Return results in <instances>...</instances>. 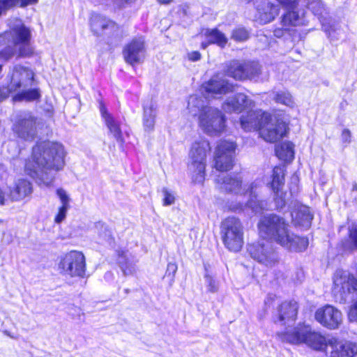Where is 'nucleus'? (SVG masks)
<instances>
[{
	"label": "nucleus",
	"instance_id": "obj_1",
	"mask_svg": "<svg viewBox=\"0 0 357 357\" xmlns=\"http://www.w3.org/2000/svg\"><path fill=\"white\" fill-rule=\"evenodd\" d=\"M66 152L61 144L45 141L37 144L31 156L24 162V172L40 187H50L54 179L52 170L59 171L65 165Z\"/></svg>",
	"mask_w": 357,
	"mask_h": 357
},
{
	"label": "nucleus",
	"instance_id": "obj_2",
	"mask_svg": "<svg viewBox=\"0 0 357 357\" xmlns=\"http://www.w3.org/2000/svg\"><path fill=\"white\" fill-rule=\"evenodd\" d=\"M219 188L224 191L234 194L237 202L228 204L229 208L232 211H241L250 208L255 214L261 211L264 204L257 199V190L261 181L256 180L250 185H242V177L240 174L226 175L217 179Z\"/></svg>",
	"mask_w": 357,
	"mask_h": 357
},
{
	"label": "nucleus",
	"instance_id": "obj_3",
	"mask_svg": "<svg viewBox=\"0 0 357 357\" xmlns=\"http://www.w3.org/2000/svg\"><path fill=\"white\" fill-rule=\"evenodd\" d=\"M285 220L275 214L264 216L258 224L259 234L263 238H271L283 248L296 252L305 250L308 239L291 234Z\"/></svg>",
	"mask_w": 357,
	"mask_h": 357
},
{
	"label": "nucleus",
	"instance_id": "obj_4",
	"mask_svg": "<svg viewBox=\"0 0 357 357\" xmlns=\"http://www.w3.org/2000/svg\"><path fill=\"white\" fill-rule=\"evenodd\" d=\"M33 79L34 73L29 68L18 64L13 66L6 76V86H0V102L15 92L17 93L13 98L14 102L39 99L40 93L38 89H28L32 86Z\"/></svg>",
	"mask_w": 357,
	"mask_h": 357
},
{
	"label": "nucleus",
	"instance_id": "obj_5",
	"mask_svg": "<svg viewBox=\"0 0 357 357\" xmlns=\"http://www.w3.org/2000/svg\"><path fill=\"white\" fill-rule=\"evenodd\" d=\"M188 109L192 116H198L202 130L211 136L220 135L225 129V118L221 111L206 104L202 97L191 96Z\"/></svg>",
	"mask_w": 357,
	"mask_h": 357
},
{
	"label": "nucleus",
	"instance_id": "obj_6",
	"mask_svg": "<svg viewBox=\"0 0 357 357\" xmlns=\"http://www.w3.org/2000/svg\"><path fill=\"white\" fill-rule=\"evenodd\" d=\"M277 336L282 342L294 345L305 344L317 351H321L326 343L325 337L304 324L294 327L289 325L284 331L278 332Z\"/></svg>",
	"mask_w": 357,
	"mask_h": 357
},
{
	"label": "nucleus",
	"instance_id": "obj_7",
	"mask_svg": "<svg viewBox=\"0 0 357 357\" xmlns=\"http://www.w3.org/2000/svg\"><path fill=\"white\" fill-rule=\"evenodd\" d=\"M210 151L209 142L202 137L195 140L191 145L188 171L195 183H201L204 180L206 155Z\"/></svg>",
	"mask_w": 357,
	"mask_h": 357
},
{
	"label": "nucleus",
	"instance_id": "obj_8",
	"mask_svg": "<svg viewBox=\"0 0 357 357\" xmlns=\"http://www.w3.org/2000/svg\"><path fill=\"white\" fill-rule=\"evenodd\" d=\"M9 30L0 35V38L5 43L19 46V56H27L32 54L29 45L31 38V30L22 20L13 19L9 22Z\"/></svg>",
	"mask_w": 357,
	"mask_h": 357
},
{
	"label": "nucleus",
	"instance_id": "obj_9",
	"mask_svg": "<svg viewBox=\"0 0 357 357\" xmlns=\"http://www.w3.org/2000/svg\"><path fill=\"white\" fill-rule=\"evenodd\" d=\"M220 234L225 248L231 252H238L242 248L243 241V227L239 219L228 217L222 222Z\"/></svg>",
	"mask_w": 357,
	"mask_h": 357
},
{
	"label": "nucleus",
	"instance_id": "obj_10",
	"mask_svg": "<svg viewBox=\"0 0 357 357\" xmlns=\"http://www.w3.org/2000/svg\"><path fill=\"white\" fill-rule=\"evenodd\" d=\"M333 294L340 302H345L357 291V278L349 271L338 269L333 277Z\"/></svg>",
	"mask_w": 357,
	"mask_h": 357
},
{
	"label": "nucleus",
	"instance_id": "obj_11",
	"mask_svg": "<svg viewBox=\"0 0 357 357\" xmlns=\"http://www.w3.org/2000/svg\"><path fill=\"white\" fill-rule=\"evenodd\" d=\"M247 250L255 261L267 267H272L278 262V255L272 243L264 238L248 244Z\"/></svg>",
	"mask_w": 357,
	"mask_h": 357
},
{
	"label": "nucleus",
	"instance_id": "obj_12",
	"mask_svg": "<svg viewBox=\"0 0 357 357\" xmlns=\"http://www.w3.org/2000/svg\"><path fill=\"white\" fill-rule=\"evenodd\" d=\"M59 268L66 277L84 278L86 273V260L82 252L72 250L61 257Z\"/></svg>",
	"mask_w": 357,
	"mask_h": 357
},
{
	"label": "nucleus",
	"instance_id": "obj_13",
	"mask_svg": "<svg viewBox=\"0 0 357 357\" xmlns=\"http://www.w3.org/2000/svg\"><path fill=\"white\" fill-rule=\"evenodd\" d=\"M325 344L321 351L324 350L330 357H355L357 355V344L343 342L335 337H325Z\"/></svg>",
	"mask_w": 357,
	"mask_h": 357
},
{
	"label": "nucleus",
	"instance_id": "obj_14",
	"mask_svg": "<svg viewBox=\"0 0 357 357\" xmlns=\"http://www.w3.org/2000/svg\"><path fill=\"white\" fill-rule=\"evenodd\" d=\"M236 145L232 142L222 141L215 152V167L220 172L228 171L233 167Z\"/></svg>",
	"mask_w": 357,
	"mask_h": 357
},
{
	"label": "nucleus",
	"instance_id": "obj_15",
	"mask_svg": "<svg viewBox=\"0 0 357 357\" xmlns=\"http://www.w3.org/2000/svg\"><path fill=\"white\" fill-rule=\"evenodd\" d=\"M227 75L237 80L252 79L260 72V67L255 62H244L231 61L227 64Z\"/></svg>",
	"mask_w": 357,
	"mask_h": 357
},
{
	"label": "nucleus",
	"instance_id": "obj_16",
	"mask_svg": "<svg viewBox=\"0 0 357 357\" xmlns=\"http://www.w3.org/2000/svg\"><path fill=\"white\" fill-rule=\"evenodd\" d=\"M37 119L29 112L21 114L13 126L18 137L26 141L33 140L37 134Z\"/></svg>",
	"mask_w": 357,
	"mask_h": 357
},
{
	"label": "nucleus",
	"instance_id": "obj_17",
	"mask_svg": "<svg viewBox=\"0 0 357 357\" xmlns=\"http://www.w3.org/2000/svg\"><path fill=\"white\" fill-rule=\"evenodd\" d=\"M280 6L287 10L286 13L282 16V24L283 26H303L308 22L307 12L303 6L298 5V1L295 0L292 6H286L279 0H276Z\"/></svg>",
	"mask_w": 357,
	"mask_h": 357
},
{
	"label": "nucleus",
	"instance_id": "obj_18",
	"mask_svg": "<svg viewBox=\"0 0 357 357\" xmlns=\"http://www.w3.org/2000/svg\"><path fill=\"white\" fill-rule=\"evenodd\" d=\"M287 131V123L270 114V120L261 126L259 135L265 141L273 143L284 137Z\"/></svg>",
	"mask_w": 357,
	"mask_h": 357
},
{
	"label": "nucleus",
	"instance_id": "obj_19",
	"mask_svg": "<svg viewBox=\"0 0 357 357\" xmlns=\"http://www.w3.org/2000/svg\"><path fill=\"white\" fill-rule=\"evenodd\" d=\"M314 319L324 327L333 330L340 326L342 314L338 309L333 305H326L317 310Z\"/></svg>",
	"mask_w": 357,
	"mask_h": 357
},
{
	"label": "nucleus",
	"instance_id": "obj_20",
	"mask_svg": "<svg viewBox=\"0 0 357 357\" xmlns=\"http://www.w3.org/2000/svg\"><path fill=\"white\" fill-rule=\"evenodd\" d=\"M234 88V85L225 79L222 75L217 74L204 83L201 90L208 96L215 98L218 95L222 96L233 91Z\"/></svg>",
	"mask_w": 357,
	"mask_h": 357
},
{
	"label": "nucleus",
	"instance_id": "obj_21",
	"mask_svg": "<svg viewBox=\"0 0 357 357\" xmlns=\"http://www.w3.org/2000/svg\"><path fill=\"white\" fill-rule=\"evenodd\" d=\"M285 168L284 166H276L273 169L271 181H267L266 184L270 186L275 196L278 208H282L285 204L283 188L284 185Z\"/></svg>",
	"mask_w": 357,
	"mask_h": 357
},
{
	"label": "nucleus",
	"instance_id": "obj_22",
	"mask_svg": "<svg viewBox=\"0 0 357 357\" xmlns=\"http://www.w3.org/2000/svg\"><path fill=\"white\" fill-rule=\"evenodd\" d=\"M270 120V114L261 109L250 110L241 117V127L246 132L261 130V126Z\"/></svg>",
	"mask_w": 357,
	"mask_h": 357
},
{
	"label": "nucleus",
	"instance_id": "obj_23",
	"mask_svg": "<svg viewBox=\"0 0 357 357\" xmlns=\"http://www.w3.org/2000/svg\"><path fill=\"white\" fill-rule=\"evenodd\" d=\"M145 45L143 37L132 39L123 50L124 58L128 63L134 65L142 62L145 57Z\"/></svg>",
	"mask_w": 357,
	"mask_h": 357
},
{
	"label": "nucleus",
	"instance_id": "obj_24",
	"mask_svg": "<svg viewBox=\"0 0 357 357\" xmlns=\"http://www.w3.org/2000/svg\"><path fill=\"white\" fill-rule=\"evenodd\" d=\"M255 106L254 101L243 93L229 97L223 103L222 109L226 112L240 113Z\"/></svg>",
	"mask_w": 357,
	"mask_h": 357
},
{
	"label": "nucleus",
	"instance_id": "obj_25",
	"mask_svg": "<svg viewBox=\"0 0 357 357\" xmlns=\"http://www.w3.org/2000/svg\"><path fill=\"white\" fill-rule=\"evenodd\" d=\"M90 24L91 31L97 36H111L119 30V26L114 21L98 14L91 16Z\"/></svg>",
	"mask_w": 357,
	"mask_h": 357
},
{
	"label": "nucleus",
	"instance_id": "obj_26",
	"mask_svg": "<svg viewBox=\"0 0 357 357\" xmlns=\"http://www.w3.org/2000/svg\"><path fill=\"white\" fill-rule=\"evenodd\" d=\"M256 10L255 20L265 24L272 22L278 15L280 8L269 0H261L257 1Z\"/></svg>",
	"mask_w": 357,
	"mask_h": 357
},
{
	"label": "nucleus",
	"instance_id": "obj_27",
	"mask_svg": "<svg viewBox=\"0 0 357 357\" xmlns=\"http://www.w3.org/2000/svg\"><path fill=\"white\" fill-rule=\"evenodd\" d=\"M298 305L294 301L282 303L273 317L274 322L281 326H289L294 323L297 317Z\"/></svg>",
	"mask_w": 357,
	"mask_h": 357
},
{
	"label": "nucleus",
	"instance_id": "obj_28",
	"mask_svg": "<svg viewBox=\"0 0 357 357\" xmlns=\"http://www.w3.org/2000/svg\"><path fill=\"white\" fill-rule=\"evenodd\" d=\"M33 186L30 181L24 178L17 180L14 186L10 190V197L12 201L20 202L31 195Z\"/></svg>",
	"mask_w": 357,
	"mask_h": 357
},
{
	"label": "nucleus",
	"instance_id": "obj_29",
	"mask_svg": "<svg viewBox=\"0 0 357 357\" xmlns=\"http://www.w3.org/2000/svg\"><path fill=\"white\" fill-rule=\"evenodd\" d=\"M100 111L102 118L107 127L109 132L112 135L114 138L120 144L124 142L122 132L120 128L119 122L114 118L109 113L107 112L105 105L100 104Z\"/></svg>",
	"mask_w": 357,
	"mask_h": 357
},
{
	"label": "nucleus",
	"instance_id": "obj_30",
	"mask_svg": "<svg viewBox=\"0 0 357 357\" xmlns=\"http://www.w3.org/2000/svg\"><path fill=\"white\" fill-rule=\"evenodd\" d=\"M143 126L146 132L153 131L157 114L156 105L152 100H148L143 105Z\"/></svg>",
	"mask_w": 357,
	"mask_h": 357
},
{
	"label": "nucleus",
	"instance_id": "obj_31",
	"mask_svg": "<svg viewBox=\"0 0 357 357\" xmlns=\"http://www.w3.org/2000/svg\"><path fill=\"white\" fill-rule=\"evenodd\" d=\"M292 220L296 226L301 227L302 229H307L311 225L312 215L310 213L309 207L301 205L297 209L291 213Z\"/></svg>",
	"mask_w": 357,
	"mask_h": 357
},
{
	"label": "nucleus",
	"instance_id": "obj_32",
	"mask_svg": "<svg viewBox=\"0 0 357 357\" xmlns=\"http://www.w3.org/2000/svg\"><path fill=\"white\" fill-rule=\"evenodd\" d=\"M205 36L208 40V43H202L203 48H206L208 43H215L220 47H224L227 43V37L216 29L206 30Z\"/></svg>",
	"mask_w": 357,
	"mask_h": 357
},
{
	"label": "nucleus",
	"instance_id": "obj_33",
	"mask_svg": "<svg viewBox=\"0 0 357 357\" xmlns=\"http://www.w3.org/2000/svg\"><path fill=\"white\" fill-rule=\"evenodd\" d=\"M271 97L275 102L285 105L289 108H294L296 102L291 94L285 90L273 91Z\"/></svg>",
	"mask_w": 357,
	"mask_h": 357
},
{
	"label": "nucleus",
	"instance_id": "obj_34",
	"mask_svg": "<svg viewBox=\"0 0 357 357\" xmlns=\"http://www.w3.org/2000/svg\"><path fill=\"white\" fill-rule=\"evenodd\" d=\"M19 56V46L5 43L0 38V59L8 61L15 56Z\"/></svg>",
	"mask_w": 357,
	"mask_h": 357
},
{
	"label": "nucleus",
	"instance_id": "obj_35",
	"mask_svg": "<svg viewBox=\"0 0 357 357\" xmlns=\"http://www.w3.org/2000/svg\"><path fill=\"white\" fill-rule=\"evenodd\" d=\"M275 154L282 160H292L294 158V144L290 142H282L275 148Z\"/></svg>",
	"mask_w": 357,
	"mask_h": 357
},
{
	"label": "nucleus",
	"instance_id": "obj_36",
	"mask_svg": "<svg viewBox=\"0 0 357 357\" xmlns=\"http://www.w3.org/2000/svg\"><path fill=\"white\" fill-rule=\"evenodd\" d=\"M342 247L345 250L357 251V224L349 226V238L342 242Z\"/></svg>",
	"mask_w": 357,
	"mask_h": 357
},
{
	"label": "nucleus",
	"instance_id": "obj_37",
	"mask_svg": "<svg viewBox=\"0 0 357 357\" xmlns=\"http://www.w3.org/2000/svg\"><path fill=\"white\" fill-rule=\"evenodd\" d=\"M123 257H121L119 259V263L121 268L126 275H132L136 272L135 264L132 261L125 260L123 261Z\"/></svg>",
	"mask_w": 357,
	"mask_h": 357
},
{
	"label": "nucleus",
	"instance_id": "obj_38",
	"mask_svg": "<svg viewBox=\"0 0 357 357\" xmlns=\"http://www.w3.org/2000/svg\"><path fill=\"white\" fill-rule=\"evenodd\" d=\"M248 31L244 28H237L232 33V38L236 41H244L248 38Z\"/></svg>",
	"mask_w": 357,
	"mask_h": 357
},
{
	"label": "nucleus",
	"instance_id": "obj_39",
	"mask_svg": "<svg viewBox=\"0 0 357 357\" xmlns=\"http://www.w3.org/2000/svg\"><path fill=\"white\" fill-rule=\"evenodd\" d=\"M205 284L207 289L212 293L216 292L218 290V282L210 275H205Z\"/></svg>",
	"mask_w": 357,
	"mask_h": 357
},
{
	"label": "nucleus",
	"instance_id": "obj_40",
	"mask_svg": "<svg viewBox=\"0 0 357 357\" xmlns=\"http://www.w3.org/2000/svg\"><path fill=\"white\" fill-rule=\"evenodd\" d=\"M56 195L59 198L61 206L70 207V198L65 190L63 188L57 189Z\"/></svg>",
	"mask_w": 357,
	"mask_h": 357
},
{
	"label": "nucleus",
	"instance_id": "obj_41",
	"mask_svg": "<svg viewBox=\"0 0 357 357\" xmlns=\"http://www.w3.org/2000/svg\"><path fill=\"white\" fill-rule=\"evenodd\" d=\"M163 194V205L164 206H169L174 203L175 202V196L173 192L168 190L167 188H164L162 189Z\"/></svg>",
	"mask_w": 357,
	"mask_h": 357
},
{
	"label": "nucleus",
	"instance_id": "obj_42",
	"mask_svg": "<svg viewBox=\"0 0 357 357\" xmlns=\"http://www.w3.org/2000/svg\"><path fill=\"white\" fill-rule=\"evenodd\" d=\"M38 0H9L8 1V5H20V7H25L28 5L37 3Z\"/></svg>",
	"mask_w": 357,
	"mask_h": 357
},
{
	"label": "nucleus",
	"instance_id": "obj_43",
	"mask_svg": "<svg viewBox=\"0 0 357 357\" xmlns=\"http://www.w3.org/2000/svg\"><path fill=\"white\" fill-rule=\"evenodd\" d=\"M70 207L66 206H60L59 208V212L55 217L54 221L56 223L61 222L66 217V213Z\"/></svg>",
	"mask_w": 357,
	"mask_h": 357
},
{
	"label": "nucleus",
	"instance_id": "obj_44",
	"mask_svg": "<svg viewBox=\"0 0 357 357\" xmlns=\"http://www.w3.org/2000/svg\"><path fill=\"white\" fill-rule=\"evenodd\" d=\"M177 271V265L175 263L169 262L167 264L166 275L170 276L174 280V275Z\"/></svg>",
	"mask_w": 357,
	"mask_h": 357
},
{
	"label": "nucleus",
	"instance_id": "obj_45",
	"mask_svg": "<svg viewBox=\"0 0 357 357\" xmlns=\"http://www.w3.org/2000/svg\"><path fill=\"white\" fill-rule=\"evenodd\" d=\"M349 318L351 321L357 322V301L351 306Z\"/></svg>",
	"mask_w": 357,
	"mask_h": 357
},
{
	"label": "nucleus",
	"instance_id": "obj_46",
	"mask_svg": "<svg viewBox=\"0 0 357 357\" xmlns=\"http://www.w3.org/2000/svg\"><path fill=\"white\" fill-rule=\"evenodd\" d=\"M341 139L344 144H348L351 141V134L349 129H344L342 132Z\"/></svg>",
	"mask_w": 357,
	"mask_h": 357
},
{
	"label": "nucleus",
	"instance_id": "obj_47",
	"mask_svg": "<svg viewBox=\"0 0 357 357\" xmlns=\"http://www.w3.org/2000/svg\"><path fill=\"white\" fill-rule=\"evenodd\" d=\"M102 230V233L100 234V236L106 241H109L111 239V231L107 229L103 225L99 224Z\"/></svg>",
	"mask_w": 357,
	"mask_h": 357
},
{
	"label": "nucleus",
	"instance_id": "obj_48",
	"mask_svg": "<svg viewBox=\"0 0 357 357\" xmlns=\"http://www.w3.org/2000/svg\"><path fill=\"white\" fill-rule=\"evenodd\" d=\"M188 58L192 61H197L200 59L201 54L199 52L195 51L188 54Z\"/></svg>",
	"mask_w": 357,
	"mask_h": 357
},
{
	"label": "nucleus",
	"instance_id": "obj_49",
	"mask_svg": "<svg viewBox=\"0 0 357 357\" xmlns=\"http://www.w3.org/2000/svg\"><path fill=\"white\" fill-rule=\"evenodd\" d=\"M291 181H292V183H294V184H295V186L294 188L290 187L291 193L294 194V193H296L298 191V185L296 184L297 182H298V177L296 176H293L291 178Z\"/></svg>",
	"mask_w": 357,
	"mask_h": 357
},
{
	"label": "nucleus",
	"instance_id": "obj_50",
	"mask_svg": "<svg viewBox=\"0 0 357 357\" xmlns=\"http://www.w3.org/2000/svg\"><path fill=\"white\" fill-rule=\"evenodd\" d=\"M6 195L4 192L0 188V205H3L5 204Z\"/></svg>",
	"mask_w": 357,
	"mask_h": 357
},
{
	"label": "nucleus",
	"instance_id": "obj_51",
	"mask_svg": "<svg viewBox=\"0 0 357 357\" xmlns=\"http://www.w3.org/2000/svg\"><path fill=\"white\" fill-rule=\"evenodd\" d=\"M274 35L276 37H281L283 36V31L282 29H276L274 31Z\"/></svg>",
	"mask_w": 357,
	"mask_h": 357
},
{
	"label": "nucleus",
	"instance_id": "obj_52",
	"mask_svg": "<svg viewBox=\"0 0 357 357\" xmlns=\"http://www.w3.org/2000/svg\"><path fill=\"white\" fill-rule=\"evenodd\" d=\"M352 192L354 194L355 198H357V184L354 183L352 187Z\"/></svg>",
	"mask_w": 357,
	"mask_h": 357
},
{
	"label": "nucleus",
	"instance_id": "obj_53",
	"mask_svg": "<svg viewBox=\"0 0 357 357\" xmlns=\"http://www.w3.org/2000/svg\"><path fill=\"white\" fill-rule=\"evenodd\" d=\"M8 146L14 147L15 149V153H17L18 151L16 146V143L15 142H9L8 143Z\"/></svg>",
	"mask_w": 357,
	"mask_h": 357
},
{
	"label": "nucleus",
	"instance_id": "obj_54",
	"mask_svg": "<svg viewBox=\"0 0 357 357\" xmlns=\"http://www.w3.org/2000/svg\"><path fill=\"white\" fill-rule=\"evenodd\" d=\"M160 3L169 4L173 1V0H158Z\"/></svg>",
	"mask_w": 357,
	"mask_h": 357
},
{
	"label": "nucleus",
	"instance_id": "obj_55",
	"mask_svg": "<svg viewBox=\"0 0 357 357\" xmlns=\"http://www.w3.org/2000/svg\"><path fill=\"white\" fill-rule=\"evenodd\" d=\"M70 308H71L72 310H73L75 312H77V310H79L77 307H75V306H74V305H72V306L70 307Z\"/></svg>",
	"mask_w": 357,
	"mask_h": 357
},
{
	"label": "nucleus",
	"instance_id": "obj_56",
	"mask_svg": "<svg viewBox=\"0 0 357 357\" xmlns=\"http://www.w3.org/2000/svg\"><path fill=\"white\" fill-rule=\"evenodd\" d=\"M18 163H21L20 160L18 159L15 160L14 165H17Z\"/></svg>",
	"mask_w": 357,
	"mask_h": 357
},
{
	"label": "nucleus",
	"instance_id": "obj_57",
	"mask_svg": "<svg viewBox=\"0 0 357 357\" xmlns=\"http://www.w3.org/2000/svg\"><path fill=\"white\" fill-rule=\"evenodd\" d=\"M69 314H70V315H72L73 317L75 316V313H71V312H69Z\"/></svg>",
	"mask_w": 357,
	"mask_h": 357
},
{
	"label": "nucleus",
	"instance_id": "obj_58",
	"mask_svg": "<svg viewBox=\"0 0 357 357\" xmlns=\"http://www.w3.org/2000/svg\"><path fill=\"white\" fill-rule=\"evenodd\" d=\"M202 93H203L204 95H205V96H206V93H205L204 92V93L202 92ZM206 96H207V97H205V99H207V98H209V97H210V96H208L207 95H206Z\"/></svg>",
	"mask_w": 357,
	"mask_h": 357
},
{
	"label": "nucleus",
	"instance_id": "obj_59",
	"mask_svg": "<svg viewBox=\"0 0 357 357\" xmlns=\"http://www.w3.org/2000/svg\"><path fill=\"white\" fill-rule=\"evenodd\" d=\"M1 223H2V220H0V224H1Z\"/></svg>",
	"mask_w": 357,
	"mask_h": 357
}]
</instances>
